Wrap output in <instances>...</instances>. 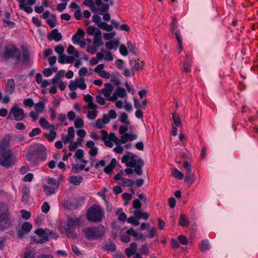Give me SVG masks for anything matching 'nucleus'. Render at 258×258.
<instances>
[{
  "label": "nucleus",
  "instance_id": "obj_1",
  "mask_svg": "<svg viewBox=\"0 0 258 258\" xmlns=\"http://www.w3.org/2000/svg\"><path fill=\"white\" fill-rule=\"evenodd\" d=\"M34 233L40 237L39 239L34 237H32L33 241L37 244L43 243L47 241L49 238H55L58 237L57 233L49 229L38 228L35 230Z\"/></svg>",
  "mask_w": 258,
  "mask_h": 258
},
{
  "label": "nucleus",
  "instance_id": "obj_2",
  "mask_svg": "<svg viewBox=\"0 0 258 258\" xmlns=\"http://www.w3.org/2000/svg\"><path fill=\"white\" fill-rule=\"evenodd\" d=\"M87 219L93 222H100L104 217V213L99 206H91L86 213Z\"/></svg>",
  "mask_w": 258,
  "mask_h": 258
},
{
  "label": "nucleus",
  "instance_id": "obj_3",
  "mask_svg": "<svg viewBox=\"0 0 258 258\" xmlns=\"http://www.w3.org/2000/svg\"><path fill=\"white\" fill-rule=\"evenodd\" d=\"M84 232L88 240H96L103 236L105 233V228L102 225L92 226L85 228Z\"/></svg>",
  "mask_w": 258,
  "mask_h": 258
},
{
  "label": "nucleus",
  "instance_id": "obj_4",
  "mask_svg": "<svg viewBox=\"0 0 258 258\" xmlns=\"http://www.w3.org/2000/svg\"><path fill=\"white\" fill-rule=\"evenodd\" d=\"M12 225L8 207L0 204V230H4Z\"/></svg>",
  "mask_w": 258,
  "mask_h": 258
},
{
  "label": "nucleus",
  "instance_id": "obj_5",
  "mask_svg": "<svg viewBox=\"0 0 258 258\" xmlns=\"http://www.w3.org/2000/svg\"><path fill=\"white\" fill-rule=\"evenodd\" d=\"M2 57L6 60L12 59L18 61L20 59L21 52L14 45L8 44L5 46Z\"/></svg>",
  "mask_w": 258,
  "mask_h": 258
},
{
  "label": "nucleus",
  "instance_id": "obj_6",
  "mask_svg": "<svg viewBox=\"0 0 258 258\" xmlns=\"http://www.w3.org/2000/svg\"><path fill=\"white\" fill-rule=\"evenodd\" d=\"M15 163L12 155V151L8 149V151H0V165L9 168L12 167Z\"/></svg>",
  "mask_w": 258,
  "mask_h": 258
},
{
  "label": "nucleus",
  "instance_id": "obj_7",
  "mask_svg": "<svg viewBox=\"0 0 258 258\" xmlns=\"http://www.w3.org/2000/svg\"><path fill=\"white\" fill-rule=\"evenodd\" d=\"M126 154L122 156L121 162L125 163L127 167H135L138 162V156L130 152H126Z\"/></svg>",
  "mask_w": 258,
  "mask_h": 258
},
{
  "label": "nucleus",
  "instance_id": "obj_8",
  "mask_svg": "<svg viewBox=\"0 0 258 258\" xmlns=\"http://www.w3.org/2000/svg\"><path fill=\"white\" fill-rule=\"evenodd\" d=\"M83 201L77 199L72 198L68 201H65L62 203L63 208L66 209L72 210L77 209L81 206Z\"/></svg>",
  "mask_w": 258,
  "mask_h": 258
},
{
  "label": "nucleus",
  "instance_id": "obj_9",
  "mask_svg": "<svg viewBox=\"0 0 258 258\" xmlns=\"http://www.w3.org/2000/svg\"><path fill=\"white\" fill-rule=\"evenodd\" d=\"M19 4V7L20 10L24 11L28 14L31 13L33 12V9L31 6H33L36 3V0H17Z\"/></svg>",
  "mask_w": 258,
  "mask_h": 258
},
{
  "label": "nucleus",
  "instance_id": "obj_10",
  "mask_svg": "<svg viewBox=\"0 0 258 258\" xmlns=\"http://www.w3.org/2000/svg\"><path fill=\"white\" fill-rule=\"evenodd\" d=\"M32 229V224L29 222H25L22 224L21 228H18L17 229V238L19 239H22L25 235H27L28 234Z\"/></svg>",
  "mask_w": 258,
  "mask_h": 258
},
{
  "label": "nucleus",
  "instance_id": "obj_11",
  "mask_svg": "<svg viewBox=\"0 0 258 258\" xmlns=\"http://www.w3.org/2000/svg\"><path fill=\"white\" fill-rule=\"evenodd\" d=\"M11 113H13L14 119L17 121L22 120L25 117L23 109L17 106H15L11 108Z\"/></svg>",
  "mask_w": 258,
  "mask_h": 258
},
{
  "label": "nucleus",
  "instance_id": "obj_12",
  "mask_svg": "<svg viewBox=\"0 0 258 258\" xmlns=\"http://www.w3.org/2000/svg\"><path fill=\"white\" fill-rule=\"evenodd\" d=\"M46 149L44 146H41L37 150H34L36 162L38 160L45 161L47 158Z\"/></svg>",
  "mask_w": 258,
  "mask_h": 258
},
{
  "label": "nucleus",
  "instance_id": "obj_13",
  "mask_svg": "<svg viewBox=\"0 0 258 258\" xmlns=\"http://www.w3.org/2000/svg\"><path fill=\"white\" fill-rule=\"evenodd\" d=\"M11 136L10 134H6L4 136L2 141L0 142V151H8L10 147V141Z\"/></svg>",
  "mask_w": 258,
  "mask_h": 258
},
{
  "label": "nucleus",
  "instance_id": "obj_14",
  "mask_svg": "<svg viewBox=\"0 0 258 258\" xmlns=\"http://www.w3.org/2000/svg\"><path fill=\"white\" fill-rule=\"evenodd\" d=\"M81 218H69L67 221V226L65 228H70L75 230L77 226L81 224Z\"/></svg>",
  "mask_w": 258,
  "mask_h": 258
},
{
  "label": "nucleus",
  "instance_id": "obj_15",
  "mask_svg": "<svg viewBox=\"0 0 258 258\" xmlns=\"http://www.w3.org/2000/svg\"><path fill=\"white\" fill-rule=\"evenodd\" d=\"M62 35L59 33L57 29H54L51 33L47 35V38L49 40H54L56 42H58L62 39Z\"/></svg>",
  "mask_w": 258,
  "mask_h": 258
},
{
  "label": "nucleus",
  "instance_id": "obj_16",
  "mask_svg": "<svg viewBox=\"0 0 258 258\" xmlns=\"http://www.w3.org/2000/svg\"><path fill=\"white\" fill-rule=\"evenodd\" d=\"M85 32L83 29L79 28L77 32L73 35L72 40L75 44H78L81 42L80 38L84 39Z\"/></svg>",
  "mask_w": 258,
  "mask_h": 258
},
{
  "label": "nucleus",
  "instance_id": "obj_17",
  "mask_svg": "<svg viewBox=\"0 0 258 258\" xmlns=\"http://www.w3.org/2000/svg\"><path fill=\"white\" fill-rule=\"evenodd\" d=\"M75 60L74 57L72 56H68L66 54L59 55L58 56V61L61 64H64L66 63H71Z\"/></svg>",
  "mask_w": 258,
  "mask_h": 258
},
{
  "label": "nucleus",
  "instance_id": "obj_18",
  "mask_svg": "<svg viewBox=\"0 0 258 258\" xmlns=\"http://www.w3.org/2000/svg\"><path fill=\"white\" fill-rule=\"evenodd\" d=\"M137 138V135H133L131 134H124L123 135L121 136L120 143L122 144H125L127 141L131 142Z\"/></svg>",
  "mask_w": 258,
  "mask_h": 258
},
{
  "label": "nucleus",
  "instance_id": "obj_19",
  "mask_svg": "<svg viewBox=\"0 0 258 258\" xmlns=\"http://www.w3.org/2000/svg\"><path fill=\"white\" fill-rule=\"evenodd\" d=\"M15 84L13 79L8 80L6 87V92L8 94H12L15 91Z\"/></svg>",
  "mask_w": 258,
  "mask_h": 258
},
{
  "label": "nucleus",
  "instance_id": "obj_20",
  "mask_svg": "<svg viewBox=\"0 0 258 258\" xmlns=\"http://www.w3.org/2000/svg\"><path fill=\"white\" fill-rule=\"evenodd\" d=\"M116 163L117 162L116 159H112L109 164L104 168L103 170L104 172L107 174H111L113 169L115 167Z\"/></svg>",
  "mask_w": 258,
  "mask_h": 258
},
{
  "label": "nucleus",
  "instance_id": "obj_21",
  "mask_svg": "<svg viewBox=\"0 0 258 258\" xmlns=\"http://www.w3.org/2000/svg\"><path fill=\"white\" fill-rule=\"evenodd\" d=\"M144 165L143 160L141 158H138V162L134 167V171L138 175H141L143 173L142 167Z\"/></svg>",
  "mask_w": 258,
  "mask_h": 258
},
{
  "label": "nucleus",
  "instance_id": "obj_22",
  "mask_svg": "<svg viewBox=\"0 0 258 258\" xmlns=\"http://www.w3.org/2000/svg\"><path fill=\"white\" fill-rule=\"evenodd\" d=\"M22 53L23 62L24 63L28 64L30 60V54L28 49L25 46L22 47Z\"/></svg>",
  "mask_w": 258,
  "mask_h": 258
},
{
  "label": "nucleus",
  "instance_id": "obj_23",
  "mask_svg": "<svg viewBox=\"0 0 258 258\" xmlns=\"http://www.w3.org/2000/svg\"><path fill=\"white\" fill-rule=\"evenodd\" d=\"M105 87L101 90L102 92L106 97H108L110 95L113 90V86L110 84L106 83L104 84Z\"/></svg>",
  "mask_w": 258,
  "mask_h": 258
},
{
  "label": "nucleus",
  "instance_id": "obj_24",
  "mask_svg": "<svg viewBox=\"0 0 258 258\" xmlns=\"http://www.w3.org/2000/svg\"><path fill=\"white\" fill-rule=\"evenodd\" d=\"M83 178L82 176L73 175L69 177V181L75 185H79L83 181Z\"/></svg>",
  "mask_w": 258,
  "mask_h": 258
},
{
  "label": "nucleus",
  "instance_id": "obj_25",
  "mask_svg": "<svg viewBox=\"0 0 258 258\" xmlns=\"http://www.w3.org/2000/svg\"><path fill=\"white\" fill-rule=\"evenodd\" d=\"M119 44L118 40L114 39L105 43V46L109 49L116 50Z\"/></svg>",
  "mask_w": 258,
  "mask_h": 258
},
{
  "label": "nucleus",
  "instance_id": "obj_26",
  "mask_svg": "<svg viewBox=\"0 0 258 258\" xmlns=\"http://www.w3.org/2000/svg\"><path fill=\"white\" fill-rule=\"evenodd\" d=\"M87 33L95 37V36L97 35H100L101 34V31L97 28L93 26H89L87 29Z\"/></svg>",
  "mask_w": 258,
  "mask_h": 258
},
{
  "label": "nucleus",
  "instance_id": "obj_27",
  "mask_svg": "<svg viewBox=\"0 0 258 258\" xmlns=\"http://www.w3.org/2000/svg\"><path fill=\"white\" fill-rule=\"evenodd\" d=\"M134 214L137 219H139L143 218L144 220H147L149 217L147 212H142L140 210H135Z\"/></svg>",
  "mask_w": 258,
  "mask_h": 258
},
{
  "label": "nucleus",
  "instance_id": "obj_28",
  "mask_svg": "<svg viewBox=\"0 0 258 258\" xmlns=\"http://www.w3.org/2000/svg\"><path fill=\"white\" fill-rule=\"evenodd\" d=\"M109 243H106L104 245V248L108 251L113 252L116 250V245L111 239L109 240Z\"/></svg>",
  "mask_w": 258,
  "mask_h": 258
},
{
  "label": "nucleus",
  "instance_id": "obj_29",
  "mask_svg": "<svg viewBox=\"0 0 258 258\" xmlns=\"http://www.w3.org/2000/svg\"><path fill=\"white\" fill-rule=\"evenodd\" d=\"M121 182H119L118 184L121 185L122 186H128L132 187L135 184V182L133 180L122 178Z\"/></svg>",
  "mask_w": 258,
  "mask_h": 258
},
{
  "label": "nucleus",
  "instance_id": "obj_30",
  "mask_svg": "<svg viewBox=\"0 0 258 258\" xmlns=\"http://www.w3.org/2000/svg\"><path fill=\"white\" fill-rule=\"evenodd\" d=\"M189 224V221L186 217V216L183 214H181L179 216L178 225L183 227L188 226Z\"/></svg>",
  "mask_w": 258,
  "mask_h": 258
},
{
  "label": "nucleus",
  "instance_id": "obj_31",
  "mask_svg": "<svg viewBox=\"0 0 258 258\" xmlns=\"http://www.w3.org/2000/svg\"><path fill=\"white\" fill-rule=\"evenodd\" d=\"M22 197L21 200L23 202L26 203L29 199V190L27 187H24L22 188Z\"/></svg>",
  "mask_w": 258,
  "mask_h": 258
},
{
  "label": "nucleus",
  "instance_id": "obj_32",
  "mask_svg": "<svg viewBox=\"0 0 258 258\" xmlns=\"http://www.w3.org/2000/svg\"><path fill=\"white\" fill-rule=\"evenodd\" d=\"M78 87L81 90H84L87 87V85L85 83V79L83 78H78L75 80Z\"/></svg>",
  "mask_w": 258,
  "mask_h": 258
},
{
  "label": "nucleus",
  "instance_id": "obj_33",
  "mask_svg": "<svg viewBox=\"0 0 258 258\" xmlns=\"http://www.w3.org/2000/svg\"><path fill=\"white\" fill-rule=\"evenodd\" d=\"M101 34L95 36L94 37L93 43L95 47H99L103 44V42L101 40Z\"/></svg>",
  "mask_w": 258,
  "mask_h": 258
},
{
  "label": "nucleus",
  "instance_id": "obj_34",
  "mask_svg": "<svg viewBox=\"0 0 258 258\" xmlns=\"http://www.w3.org/2000/svg\"><path fill=\"white\" fill-rule=\"evenodd\" d=\"M98 27L101 29L107 31H111L113 28L112 25H108L107 23L104 22H102L101 23L99 24Z\"/></svg>",
  "mask_w": 258,
  "mask_h": 258
},
{
  "label": "nucleus",
  "instance_id": "obj_35",
  "mask_svg": "<svg viewBox=\"0 0 258 258\" xmlns=\"http://www.w3.org/2000/svg\"><path fill=\"white\" fill-rule=\"evenodd\" d=\"M172 175L175 178L178 179H182L184 177L183 173L176 168H173L172 171Z\"/></svg>",
  "mask_w": 258,
  "mask_h": 258
},
{
  "label": "nucleus",
  "instance_id": "obj_36",
  "mask_svg": "<svg viewBox=\"0 0 258 258\" xmlns=\"http://www.w3.org/2000/svg\"><path fill=\"white\" fill-rule=\"evenodd\" d=\"M74 230L70 228H64V231L67 236L70 238L75 239L77 237V235L75 233Z\"/></svg>",
  "mask_w": 258,
  "mask_h": 258
},
{
  "label": "nucleus",
  "instance_id": "obj_37",
  "mask_svg": "<svg viewBox=\"0 0 258 258\" xmlns=\"http://www.w3.org/2000/svg\"><path fill=\"white\" fill-rule=\"evenodd\" d=\"M191 60L186 59L183 62V71L185 73H189L191 71L190 66L191 63Z\"/></svg>",
  "mask_w": 258,
  "mask_h": 258
},
{
  "label": "nucleus",
  "instance_id": "obj_38",
  "mask_svg": "<svg viewBox=\"0 0 258 258\" xmlns=\"http://www.w3.org/2000/svg\"><path fill=\"white\" fill-rule=\"evenodd\" d=\"M114 94L121 98H124L126 95V91L123 88L118 87L116 88Z\"/></svg>",
  "mask_w": 258,
  "mask_h": 258
},
{
  "label": "nucleus",
  "instance_id": "obj_39",
  "mask_svg": "<svg viewBox=\"0 0 258 258\" xmlns=\"http://www.w3.org/2000/svg\"><path fill=\"white\" fill-rule=\"evenodd\" d=\"M200 248L203 252H205L206 250L209 249L210 245L209 244V241L207 240H202Z\"/></svg>",
  "mask_w": 258,
  "mask_h": 258
},
{
  "label": "nucleus",
  "instance_id": "obj_40",
  "mask_svg": "<svg viewBox=\"0 0 258 258\" xmlns=\"http://www.w3.org/2000/svg\"><path fill=\"white\" fill-rule=\"evenodd\" d=\"M127 46L129 49V51L134 55L137 54V48L132 43L131 41H128L126 43Z\"/></svg>",
  "mask_w": 258,
  "mask_h": 258
},
{
  "label": "nucleus",
  "instance_id": "obj_41",
  "mask_svg": "<svg viewBox=\"0 0 258 258\" xmlns=\"http://www.w3.org/2000/svg\"><path fill=\"white\" fill-rule=\"evenodd\" d=\"M46 22L51 28L55 27V24L56 22V19L55 15H51V18L48 19Z\"/></svg>",
  "mask_w": 258,
  "mask_h": 258
},
{
  "label": "nucleus",
  "instance_id": "obj_42",
  "mask_svg": "<svg viewBox=\"0 0 258 258\" xmlns=\"http://www.w3.org/2000/svg\"><path fill=\"white\" fill-rule=\"evenodd\" d=\"M139 220V219H137L135 216H131L127 219V223H131L134 226H138L140 224Z\"/></svg>",
  "mask_w": 258,
  "mask_h": 258
},
{
  "label": "nucleus",
  "instance_id": "obj_43",
  "mask_svg": "<svg viewBox=\"0 0 258 258\" xmlns=\"http://www.w3.org/2000/svg\"><path fill=\"white\" fill-rule=\"evenodd\" d=\"M44 107L45 106L43 102H39L34 105V108L37 112H42Z\"/></svg>",
  "mask_w": 258,
  "mask_h": 258
},
{
  "label": "nucleus",
  "instance_id": "obj_44",
  "mask_svg": "<svg viewBox=\"0 0 258 258\" xmlns=\"http://www.w3.org/2000/svg\"><path fill=\"white\" fill-rule=\"evenodd\" d=\"M172 119L175 125L177 127L181 126V119L178 115H176L175 113L172 114Z\"/></svg>",
  "mask_w": 258,
  "mask_h": 258
},
{
  "label": "nucleus",
  "instance_id": "obj_45",
  "mask_svg": "<svg viewBox=\"0 0 258 258\" xmlns=\"http://www.w3.org/2000/svg\"><path fill=\"white\" fill-rule=\"evenodd\" d=\"M43 189L45 194L48 196L53 194L54 192V188L49 186L48 185H44Z\"/></svg>",
  "mask_w": 258,
  "mask_h": 258
},
{
  "label": "nucleus",
  "instance_id": "obj_46",
  "mask_svg": "<svg viewBox=\"0 0 258 258\" xmlns=\"http://www.w3.org/2000/svg\"><path fill=\"white\" fill-rule=\"evenodd\" d=\"M74 125L76 128L82 127L84 125L83 119L81 117H78L74 122Z\"/></svg>",
  "mask_w": 258,
  "mask_h": 258
},
{
  "label": "nucleus",
  "instance_id": "obj_47",
  "mask_svg": "<svg viewBox=\"0 0 258 258\" xmlns=\"http://www.w3.org/2000/svg\"><path fill=\"white\" fill-rule=\"evenodd\" d=\"M26 159L28 161H32L34 163L36 162L34 151L28 153L26 155Z\"/></svg>",
  "mask_w": 258,
  "mask_h": 258
},
{
  "label": "nucleus",
  "instance_id": "obj_48",
  "mask_svg": "<svg viewBox=\"0 0 258 258\" xmlns=\"http://www.w3.org/2000/svg\"><path fill=\"white\" fill-rule=\"evenodd\" d=\"M40 125L44 128H48L49 127V123L44 118L41 117L39 119Z\"/></svg>",
  "mask_w": 258,
  "mask_h": 258
},
{
  "label": "nucleus",
  "instance_id": "obj_49",
  "mask_svg": "<svg viewBox=\"0 0 258 258\" xmlns=\"http://www.w3.org/2000/svg\"><path fill=\"white\" fill-rule=\"evenodd\" d=\"M56 136V133L54 131H51L48 135L46 134L44 135L45 137H47V140L49 142H52L55 138Z\"/></svg>",
  "mask_w": 258,
  "mask_h": 258
},
{
  "label": "nucleus",
  "instance_id": "obj_50",
  "mask_svg": "<svg viewBox=\"0 0 258 258\" xmlns=\"http://www.w3.org/2000/svg\"><path fill=\"white\" fill-rule=\"evenodd\" d=\"M119 52L123 56H126L128 54V50L126 46L124 44L119 45Z\"/></svg>",
  "mask_w": 258,
  "mask_h": 258
},
{
  "label": "nucleus",
  "instance_id": "obj_51",
  "mask_svg": "<svg viewBox=\"0 0 258 258\" xmlns=\"http://www.w3.org/2000/svg\"><path fill=\"white\" fill-rule=\"evenodd\" d=\"M142 204L139 200V199H135L133 201V208L134 209H137V210H139L141 208Z\"/></svg>",
  "mask_w": 258,
  "mask_h": 258
},
{
  "label": "nucleus",
  "instance_id": "obj_52",
  "mask_svg": "<svg viewBox=\"0 0 258 258\" xmlns=\"http://www.w3.org/2000/svg\"><path fill=\"white\" fill-rule=\"evenodd\" d=\"M21 217L23 219L28 220L30 218L31 213L30 212L27 211L25 210L21 211Z\"/></svg>",
  "mask_w": 258,
  "mask_h": 258
},
{
  "label": "nucleus",
  "instance_id": "obj_53",
  "mask_svg": "<svg viewBox=\"0 0 258 258\" xmlns=\"http://www.w3.org/2000/svg\"><path fill=\"white\" fill-rule=\"evenodd\" d=\"M41 132V131L39 128H33L32 131L29 133V136L31 138L35 137L36 135L40 134Z\"/></svg>",
  "mask_w": 258,
  "mask_h": 258
},
{
  "label": "nucleus",
  "instance_id": "obj_54",
  "mask_svg": "<svg viewBox=\"0 0 258 258\" xmlns=\"http://www.w3.org/2000/svg\"><path fill=\"white\" fill-rule=\"evenodd\" d=\"M23 104L25 106L31 107L34 105V102L32 99L27 98L24 100Z\"/></svg>",
  "mask_w": 258,
  "mask_h": 258
},
{
  "label": "nucleus",
  "instance_id": "obj_55",
  "mask_svg": "<svg viewBox=\"0 0 258 258\" xmlns=\"http://www.w3.org/2000/svg\"><path fill=\"white\" fill-rule=\"evenodd\" d=\"M55 51L59 54V55H63V52H64V49L62 45H58L54 48Z\"/></svg>",
  "mask_w": 258,
  "mask_h": 258
},
{
  "label": "nucleus",
  "instance_id": "obj_56",
  "mask_svg": "<svg viewBox=\"0 0 258 258\" xmlns=\"http://www.w3.org/2000/svg\"><path fill=\"white\" fill-rule=\"evenodd\" d=\"M104 122L102 119H98L96 120L95 126L96 127L101 129L104 127Z\"/></svg>",
  "mask_w": 258,
  "mask_h": 258
},
{
  "label": "nucleus",
  "instance_id": "obj_57",
  "mask_svg": "<svg viewBox=\"0 0 258 258\" xmlns=\"http://www.w3.org/2000/svg\"><path fill=\"white\" fill-rule=\"evenodd\" d=\"M98 111L96 110H94L93 111H89L88 112L87 116L90 119H94L97 115Z\"/></svg>",
  "mask_w": 258,
  "mask_h": 258
},
{
  "label": "nucleus",
  "instance_id": "obj_58",
  "mask_svg": "<svg viewBox=\"0 0 258 258\" xmlns=\"http://www.w3.org/2000/svg\"><path fill=\"white\" fill-rule=\"evenodd\" d=\"M194 174L185 175L184 180L188 184H192L194 182Z\"/></svg>",
  "mask_w": 258,
  "mask_h": 258
},
{
  "label": "nucleus",
  "instance_id": "obj_59",
  "mask_svg": "<svg viewBox=\"0 0 258 258\" xmlns=\"http://www.w3.org/2000/svg\"><path fill=\"white\" fill-rule=\"evenodd\" d=\"M108 139L114 142L116 145L120 142L119 141H117V138L116 137L114 133H110L108 136Z\"/></svg>",
  "mask_w": 258,
  "mask_h": 258
},
{
  "label": "nucleus",
  "instance_id": "obj_60",
  "mask_svg": "<svg viewBox=\"0 0 258 258\" xmlns=\"http://www.w3.org/2000/svg\"><path fill=\"white\" fill-rule=\"evenodd\" d=\"M74 156L77 159H82L84 156V151L82 149H78L75 152Z\"/></svg>",
  "mask_w": 258,
  "mask_h": 258
},
{
  "label": "nucleus",
  "instance_id": "obj_61",
  "mask_svg": "<svg viewBox=\"0 0 258 258\" xmlns=\"http://www.w3.org/2000/svg\"><path fill=\"white\" fill-rule=\"evenodd\" d=\"M179 241L183 245H186L188 244V241L186 237L183 235H180L178 237Z\"/></svg>",
  "mask_w": 258,
  "mask_h": 258
},
{
  "label": "nucleus",
  "instance_id": "obj_62",
  "mask_svg": "<svg viewBox=\"0 0 258 258\" xmlns=\"http://www.w3.org/2000/svg\"><path fill=\"white\" fill-rule=\"evenodd\" d=\"M92 18L93 22L95 23L98 26V24L102 22L101 17L98 15H94L92 16Z\"/></svg>",
  "mask_w": 258,
  "mask_h": 258
},
{
  "label": "nucleus",
  "instance_id": "obj_63",
  "mask_svg": "<svg viewBox=\"0 0 258 258\" xmlns=\"http://www.w3.org/2000/svg\"><path fill=\"white\" fill-rule=\"evenodd\" d=\"M42 211L45 213H47L50 210V206L47 202L43 203L41 207Z\"/></svg>",
  "mask_w": 258,
  "mask_h": 258
},
{
  "label": "nucleus",
  "instance_id": "obj_64",
  "mask_svg": "<svg viewBox=\"0 0 258 258\" xmlns=\"http://www.w3.org/2000/svg\"><path fill=\"white\" fill-rule=\"evenodd\" d=\"M69 89L71 91H74L77 89L78 88L77 84L76 83V80L75 81H71L69 85Z\"/></svg>",
  "mask_w": 258,
  "mask_h": 258
}]
</instances>
